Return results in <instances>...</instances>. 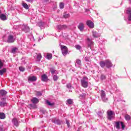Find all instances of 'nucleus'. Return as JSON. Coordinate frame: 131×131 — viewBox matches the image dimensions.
<instances>
[{
	"mask_svg": "<svg viewBox=\"0 0 131 131\" xmlns=\"http://www.w3.org/2000/svg\"><path fill=\"white\" fill-rule=\"evenodd\" d=\"M81 84L83 88H88V86H89V78L83 77L82 79H81Z\"/></svg>",
	"mask_w": 131,
	"mask_h": 131,
	"instance_id": "nucleus-1",
	"label": "nucleus"
},
{
	"mask_svg": "<svg viewBox=\"0 0 131 131\" xmlns=\"http://www.w3.org/2000/svg\"><path fill=\"white\" fill-rule=\"evenodd\" d=\"M62 54L63 56H66L68 54V48L65 46H61Z\"/></svg>",
	"mask_w": 131,
	"mask_h": 131,
	"instance_id": "nucleus-2",
	"label": "nucleus"
},
{
	"mask_svg": "<svg viewBox=\"0 0 131 131\" xmlns=\"http://www.w3.org/2000/svg\"><path fill=\"white\" fill-rule=\"evenodd\" d=\"M100 96L103 102H107V101H108V99L106 98V93H105V91H104V90H101Z\"/></svg>",
	"mask_w": 131,
	"mask_h": 131,
	"instance_id": "nucleus-3",
	"label": "nucleus"
},
{
	"mask_svg": "<svg viewBox=\"0 0 131 131\" xmlns=\"http://www.w3.org/2000/svg\"><path fill=\"white\" fill-rule=\"evenodd\" d=\"M2 101H0V107H5L8 105V103H7V99L6 98H2Z\"/></svg>",
	"mask_w": 131,
	"mask_h": 131,
	"instance_id": "nucleus-4",
	"label": "nucleus"
},
{
	"mask_svg": "<svg viewBox=\"0 0 131 131\" xmlns=\"http://www.w3.org/2000/svg\"><path fill=\"white\" fill-rule=\"evenodd\" d=\"M78 29L82 32L84 30V24L80 23L78 26Z\"/></svg>",
	"mask_w": 131,
	"mask_h": 131,
	"instance_id": "nucleus-5",
	"label": "nucleus"
},
{
	"mask_svg": "<svg viewBox=\"0 0 131 131\" xmlns=\"http://www.w3.org/2000/svg\"><path fill=\"white\" fill-rule=\"evenodd\" d=\"M15 41V39H14V36L12 35H10L8 36V38L7 39V42L9 43H11Z\"/></svg>",
	"mask_w": 131,
	"mask_h": 131,
	"instance_id": "nucleus-6",
	"label": "nucleus"
},
{
	"mask_svg": "<svg viewBox=\"0 0 131 131\" xmlns=\"http://www.w3.org/2000/svg\"><path fill=\"white\" fill-rule=\"evenodd\" d=\"M68 27L66 25H59L57 26V29L59 30H63V29H67Z\"/></svg>",
	"mask_w": 131,
	"mask_h": 131,
	"instance_id": "nucleus-7",
	"label": "nucleus"
},
{
	"mask_svg": "<svg viewBox=\"0 0 131 131\" xmlns=\"http://www.w3.org/2000/svg\"><path fill=\"white\" fill-rule=\"evenodd\" d=\"M86 25H88L90 28H94V27H95V24L91 20H88L86 21Z\"/></svg>",
	"mask_w": 131,
	"mask_h": 131,
	"instance_id": "nucleus-8",
	"label": "nucleus"
},
{
	"mask_svg": "<svg viewBox=\"0 0 131 131\" xmlns=\"http://www.w3.org/2000/svg\"><path fill=\"white\" fill-rule=\"evenodd\" d=\"M105 66L106 68H111V67H112L113 64L110 60H105Z\"/></svg>",
	"mask_w": 131,
	"mask_h": 131,
	"instance_id": "nucleus-9",
	"label": "nucleus"
},
{
	"mask_svg": "<svg viewBox=\"0 0 131 131\" xmlns=\"http://www.w3.org/2000/svg\"><path fill=\"white\" fill-rule=\"evenodd\" d=\"M12 122L14 124V125H15V126H16V127H18V126H19V122L16 118H13L12 120Z\"/></svg>",
	"mask_w": 131,
	"mask_h": 131,
	"instance_id": "nucleus-10",
	"label": "nucleus"
},
{
	"mask_svg": "<svg viewBox=\"0 0 131 131\" xmlns=\"http://www.w3.org/2000/svg\"><path fill=\"white\" fill-rule=\"evenodd\" d=\"M126 13L127 14H128V21H131V8H127L126 10Z\"/></svg>",
	"mask_w": 131,
	"mask_h": 131,
	"instance_id": "nucleus-11",
	"label": "nucleus"
},
{
	"mask_svg": "<svg viewBox=\"0 0 131 131\" xmlns=\"http://www.w3.org/2000/svg\"><path fill=\"white\" fill-rule=\"evenodd\" d=\"M37 79V78H36V76H30L28 78V81H36V80Z\"/></svg>",
	"mask_w": 131,
	"mask_h": 131,
	"instance_id": "nucleus-12",
	"label": "nucleus"
},
{
	"mask_svg": "<svg viewBox=\"0 0 131 131\" xmlns=\"http://www.w3.org/2000/svg\"><path fill=\"white\" fill-rule=\"evenodd\" d=\"M52 122H54V123H56L57 124H61V123H62V122H61V121H60L59 120H58L56 118H54L52 119Z\"/></svg>",
	"mask_w": 131,
	"mask_h": 131,
	"instance_id": "nucleus-13",
	"label": "nucleus"
},
{
	"mask_svg": "<svg viewBox=\"0 0 131 131\" xmlns=\"http://www.w3.org/2000/svg\"><path fill=\"white\" fill-rule=\"evenodd\" d=\"M41 77L42 81H48V76L46 74L42 75Z\"/></svg>",
	"mask_w": 131,
	"mask_h": 131,
	"instance_id": "nucleus-14",
	"label": "nucleus"
},
{
	"mask_svg": "<svg viewBox=\"0 0 131 131\" xmlns=\"http://www.w3.org/2000/svg\"><path fill=\"white\" fill-rule=\"evenodd\" d=\"M31 102L33 103V104H37L38 102H39V100H38V99L36 97H34L31 99Z\"/></svg>",
	"mask_w": 131,
	"mask_h": 131,
	"instance_id": "nucleus-15",
	"label": "nucleus"
},
{
	"mask_svg": "<svg viewBox=\"0 0 131 131\" xmlns=\"http://www.w3.org/2000/svg\"><path fill=\"white\" fill-rule=\"evenodd\" d=\"M24 28L23 29L24 31L25 32H29V30H30V28H29V27H28L27 25H24Z\"/></svg>",
	"mask_w": 131,
	"mask_h": 131,
	"instance_id": "nucleus-16",
	"label": "nucleus"
},
{
	"mask_svg": "<svg viewBox=\"0 0 131 131\" xmlns=\"http://www.w3.org/2000/svg\"><path fill=\"white\" fill-rule=\"evenodd\" d=\"M7 94H8V92H7V91H5L4 90H0V96H2L3 97L4 96H6Z\"/></svg>",
	"mask_w": 131,
	"mask_h": 131,
	"instance_id": "nucleus-17",
	"label": "nucleus"
},
{
	"mask_svg": "<svg viewBox=\"0 0 131 131\" xmlns=\"http://www.w3.org/2000/svg\"><path fill=\"white\" fill-rule=\"evenodd\" d=\"M99 64L101 67H102V68H104V67L106 66V60H105V61H100Z\"/></svg>",
	"mask_w": 131,
	"mask_h": 131,
	"instance_id": "nucleus-18",
	"label": "nucleus"
},
{
	"mask_svg": "<svg viewBox=\"0 0 131 131\" xmlns=\"http://www.w3.org/2000/svg\"><path fill=\"white\" fill-rule=\"evenodd\" d=\"M0 18L1 20L5 21V20H7V16L5 14H1L0 15Z\"/></svg>",
	"mask_w": 131,
	"mask_h": 131,
	"instance_id": "nucleus-19",
	"label": "nucleus"
},
{
	"mask_svg": "<svg viewBox=\"0 0 131 131\" xmlns=\"http://www.w3.org/2000/svg\"><path fill=\"white\" fill-rule=\"evenodd\" d=\"M46 103L47 104V105H48V106H54V105H55V103H51V102H50L49 100H46Z\"/></svg>",
	"mask_w": 131,
	"mask_h": 131,
	"instance_id": "nucleus-20",
	"label": "nucleus"
},
{
	"mask_svg": "<svg viewBox=\"0 0 131 131\" xmlns=\"http://www.w3.org/2000/svg\"><path fill=\"white\" fill-rule=\"evenodd\" d=\"M22 6L23 7H24L25 9H26V10H28V9H29V7H28V5H27V4L26 3H23Z\"/></svg>",
	"mask_w": 131,
	"mask_h": 131,
	"instance_id": "nucleus-21",
	"label": "nucleus"
},
{
	"mask_svg": "<svg viewBox=\"0 0 131 131\" xmlns=\"http://www.w3.org/2000/svg\"><path fill=\"white\" fill-rule=\"evenodd\" d=\"M47 58L48 60H51L53 58V55L51 53H47Z\"/></svg>",
	"mask_w": 131,
	"mask_h": 131,
	"instance_id": "nucleus-22",
	"label": "nucleus"
},
{
	"mask_svg": "<svg viewBox=\"0 0 131 131\" xmlns=\"http://www.w3.org/2000/svg\"><path fill=\"white\" fill-rule=\"evenodd\" d=\"M116 124V128H117L118 129H119L120 128V122H115Z\"/></svg>",
	"mask_w": 131,
	"mask_h": 131,
	"instance_id": "nucleus-23",
	"label": "nucleus"
},
{
	"mask_svg": "<svg viewBox=\"0 0 131 131\" xmlns=\"http://www.w3.org/2000/svg\"><path fill=\"white\" fill-rule=\"evenodd\" d=\"M107 115H114L115 113H114V112L111 111V110H108L107 112Z\"/></svg>",
	"mask_w": 131,
	"mask_h": 131,
	"instance_id": "nucleus-24",
	"label": "nucleus"
},
{
	"mask_svg": "<svg viewBox=\"0 0 131 131\" xmlns=\"http://www.w3.org/2000/svg\"><path fill=\"white\" fill-rule=\"evenodd\" d=\"M87 40L88 41L89 47H91V46H92V45H93V41H92V40L91 39H90L89 38H87Z\"/></svg>",
	"mask_w": 131,
	"mask_h": 131,
	"instance_id": "nucleus-25",
	"label": "nucleus"
},
{
	"mask_svg": "<svg viewBox=\"0 0 131 131\" xmlns=\"http://www.w3.org/2000/svg\"><path fill=\"white\" fill-rule=\"evenodd\" d=\"M7 72V69H3V70H0V75H3L4 73H6Z\"/></svg>",
	"mask_w": 131,
	"mask_h": 131,
	"instance_id": "nucleus-26",
	"label": "nucleus"
},
{
	"mask_svg": "<svg viewBox=\"0 0 131 131\" xmlns=\"http://www.w3.org/2000/svg\"><path fill=\"white\" fill-rule=\"evenodd\" d=\"M67 102L69 105H72V104H73V100L71 99H68Z\"/></svg>",
	"mask_w": 131,
	"mask_h": 131,
	"instance_id": "nucleus-27",
	"label": "nucleus"
},
{
	"mask_svg": "<svg viewBox=\"0 0 131 131\" xmlns=\"http://www.w3.org/2000/svg\"><path fill=\"white\" fill-rule=\"evenodd\" d=\"M114 118V116H113V115L107 116V119H108V120H112V119H113Z\"/></svg>",
	"mask_w": 131,
	"mask_h": 131,
	"instance_id": "nucleus-28",
	"label": "nucleus"
},
{
	"mask_svg": "<svg viewBox=\"0 0 131 131\" xmlns=\"http://www.w3.org/2000/svg\"><path fill=\"white\" fill-rule=\"evenodd\" d=\"M69 17V14H66V12H64L63 15V18H67Z\"/></svg>",
	"mask_w": 131,
	"mask_h": 131,
	"instance_id": "nucleus-29",
	"label": "nucleus"
},
{
	"mask_svg": "<svg viewBox=\"0 0 131 131\" xmlns=\"http://www.w3.org/2000/svg\"><path fill=\"white\" fill-rule=\"evenodd\" d=\"M41 54H38L37 56V59L38 61H40V59H41Z\"/></svg>",
	"mask_w": 131,
	"mask_h": 131,
	"instance_id": "nucleus-30",
	"label": "nucleus"
},
{
	"mask_svg": "<svg viewBox=\"0 0 131 131\" xmlns=\"http://www.w3.org/2000/svg\"><path fill=\"white\" fill-rule=\"evenodd\" d=\"M130 116L129 115H125V119H126V120H130Z\"/></svg>",
	"mask_w": 131,
	"mask_h": 131,
	"instance_id": "nucleus-31",
	"label": "nucleus"
},
{
	"mask_svg": "<svg viewBox=\"0 0 131 131\" xmlns=\"http://www.w3.org/2000/svg\"><path fill=\"white\" fill-rule=\"evenodd\" d=\"M53 78L54 81H56V80H58V76H57L56 75H54L53 77Z\"/></svg>",
	"mask_w": 131,
	"mask_h": 131,
	"instance_id": "nucleus-32",
	"label": "nucleus"
},
{
	"mask_svg": "<svg viewBox=\"0 0 131 131\" xmlns=\"http://www.w3.org/2000/svg\"><path fill=\"white\" fill-rule=\"evenodd\" d=\"M64 4L63 3H60L59 4V8L60 9H64Z\"/></svg>",
	"mask_w": 131,
	"mask_h": 131,
	"instance_id": "nucleus-33",
	"label": "nucleus"
},
{
	"mask_svg": "<svg viewBox=\"0 0 131 131\" xmlns=\"http://www.w3.org/2000/svg\"><path fill=\"white\" fill-rule=\"evenodd\" d=\"M42 95V94L40 93L39 91H37L36 93V96H38L39 97H40Z\"/></svg>",
	"mask_w": 131,
	"mask_h": 131,
	"instance_id": "nucleus-34",
	"label": "nucleus"
},
{
	"mask_svg": "<svg viewBox=\"0 0 131 131\" xmlns=\"http://www.w3.org/2000/svg\"><path fill=\"white\" fill-rule=\"evenodd\" d=\"M76 63L78 65H81V61H80V60L79 59H77L76 61Z\"/></svg>",
	"mask_w": 131,
	"mask_h": 131,
	"instance_id": "nucleus-35",
	"label": "nucleus"
},
{
	"mask_svg": "<svg viewBox=\"0 0 131 131\" xmlns=\"http://www.w3.org/2000/svg\"><path fill=\"white\" fill-rule=\"evenodd\" d=\"M17 49L16 48H13L11 52L13 54H15L16 53V51H17Z\"/></svg>",
	"mask_w": 131,
	"mask_h": 131,
	"instance_id": "nucleus-36",
	"label": "nucleus"
},
{
	"mask_svg": "<svg viewBox=\"0 0 131 131\" xmlns=\"http://www.w3.org/2000/svg\"><path fill=\"white\" fill-rule=\"evenodd\" d=\"M121 126L122 129H124V128L125 127V126L124 125V124L123 123V122H120Z\"/></svg>",
	"mask_w": 131,
	"mask_h": 131,
	"instance_id": "nucleus-37",
	"label": "nucleus"
},
{
	"mask_svg": "<svg viewBox=\"0 0 131 131\" xmlns=\"http://www.w3.org/2000/svg\"><path fill=\"white\" fill-rule=\"evenodd\" d=\"M75 47L76 50H80L81 49V46L80 45H76Z\"/></svg>",
	"mask_w": 131,
	"mask_h": 131,
	"instance_id": "nucleus-38",
	"label": "nucleus"
},
{
	"mask_svg": "<svg viewBox=\"0 0 131 131\" xmlns=\"http://www.w3.org/2000/svg\"><path fill=\"white\" fill-rule=\"evenodd\" d=\"M19 69L20 71H21L22 72L25 71V68H23L22 67H20L19 68Z\"/></svg>",
	"mask_w": 131,
	"mask_h": 131,
	"instance_id": "nucleus-39",
	"label": "nucleus"
},
{
	"mask_svg": "<svg viewBox=\"0 0 131 131\" xmlns=\"http://www.w3.org/2000/svg\"><path fill=\"white\" fill-rule=\"evenodd\" d=\"M93 35L94 37H98V35L97 34V32H93Z\"/></svg>",
	"mask_w": 131,
	"mask_h": 131,
	"instance_id": "nucleus-40",
	"label": "nucleus"
},
{
	"mask_svg": "<svg viewBox=\"0 0 131 131\" xmlns=\"http://www.w3.org/2000/svg\"><path fill=\"white\" fill-rule=\"evenodd\" d=\"M3 66H4V63H3V62H2V60L0 59V69H2Z\"/></svg>",
	"mask_w": 131,
	"mask_h": 131,
	"instance_id": "nucleus-41",
	"label": "nucleus"
},
{
	"mask_svg": "<svg viewBox=\"0 0 131 131\" xmlns=\"http://www.w3.org/2000/svg\"><path fill=\"white\" fill-rule=\"evenodd\" d=\"M6 115H0V119H5Z\"/></svg>",
	"mask_w": 131,
	"mask_h": 131,
	"instance_id": "nucleus-42",
	"label": "nucleus"
},
{
	"mask_svg": "<svg viewBox=\"0 0 131 131\" xmlns=\"http://www.w3.org/2000/svg\"><path fill=\"white\" fill-rule=\"evenodd\" d=\"M51 72L52 74L53 75H54V74H55V72H56V70L51 69Z\"/></svg>",
	"mask_w": 131,
	"mask_h": 131,
	"instance_id": "nucleus-43",
	"label": "nucleus"
},
{
	"mask_svg": "<svg viewBox=\"0 0 131 131\" xmlns=\"http://www.w3.org/2000/svg\"><path fill=\"white\" fill-rule=\"evenodd\" d=\"M66 123L67 124L68 127H70V123L68 121H66Z\"/></svg>",
	"mask_w": 131,
	"mask_h": 131,
	"instance_id": "nucleus-44",
	"label": "nucleus"
},
{
	"mask_svg": "<svg viewBox=\"0 0 131 131\" xmlns=\"http://www.w3.org/2000/svg\"><path fill=\"white\" fill-rule=\"evenodd\" d=\"M40 112L42 114H46L47 113V112L46 111H43L42 110H40Z\"/></svg>",
	"mask_w": 131,
	"mask_h": 131,
	"instance_id": "nucleus-45",
	"label": "nucleus"
},
{
	"mask_svg": "<svg viewBox=\"0 0 131 131\" xmlns=\"http://www.w3.org/2000/svg\"><path fill=\"white\" fill-rule=\"evenodd\" d=\"M101 79H105V78H106V76L104 75H102L101 76Z\"/></svg>",
	"mask_w": 131,
	"mask_h": 131,
	"instance_id": "nucleus-46",
	"label": "nucleus"
},
{
	"mask_svg": "<svg viewBox=\"0 0 131 131\" xmlns=\"http://www.w3.org/2000/svg\"><path fill=\"white\" fill-rule=\"evenodd\" d=\"M67 88H68V89H70L71 88V84H68L67 85Z\"/></svg>",
	"mask_w": 131,
	"mask_h": 131,
	"instance_id": "nucleus-47",
	"label": "nucleus"
},
{
	"mask_svg": "<svg viewBox=\"0 0 131 131\" xmlns=\"http://www.w3.org/2000/svg\"><path fill=\"white\" fill-rule=\"evenodd\" d=\"M28 3H33V0H26Z\"/></svg>",
	"mask_w": 131,
	"mask_h": 131,
	"instance_id": "nucleus-48",
	"label": "nucleus"
},
{
	"mask_svg": "<svg viewBox=\"0 0 131 131\" xmlns=\"http://www.w3.org/2000/svg\"><path fill=\"white\" fill-rule=\"evenodd\" d=\"M0 115H5V113H0Z\"/></svg>",
	"mask_w": 131,
	"mask_h": 131,
	"instance_id": "nucleus-49",
	"label": "nucleus"
},
{
	"mask_svg": "<svg viewBox=\"0 0 131 131\" xmlns=\"http://www.w3.org/2000/svg\"><path fill=\"white\" fill-rule=\"evenodd\" d=\"M46 2H49V0H47Z\"/></svg>",
	"mask_w": 131,
	"mask_h": 131,
	"instance_id": "nucleus-50",
	"label": "nucleus"
},
{
	"mask_svg": "<svg viewBox=\"0 0 131 131\" xmlns=\"http://www.w3.org/2000/svg\"><path fill=\"white\" fill-rule=\"evenodd\" d=\"M34 108H36V106H35Z\"/></svg>",
	"mask_w": 131,
	"mask_h": 131,
	"instance_id": "nucleus-51",
	"label": "nucleus"
},
{
	"mask_svg": "<svg viewBox=\"0 0 131 131\" xmlns=\"http://www.w3.org/2000/svg\"><path fill=\"white\" fill-rule=\"evenodd\" d=\"M1 11H0V14H1Z\"/></svg>",
	"mask_w": 131,
	"mask_h": 131,
	"instance_id": "nucleus-52",
	"label": "nucleus"
}]
</instances>
